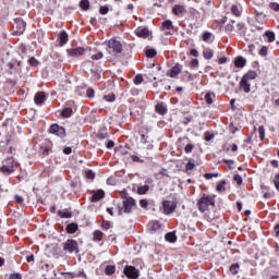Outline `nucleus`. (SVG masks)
<instances>
[{
  "instance_id": "obj_1",
  "label": "nucleus",
  "mask_w": 279,
  "mask_h": 279,
  "mask_svg": "<svg viewBox=\"0 0 279 279\" xmlns=\"http://www.w3.org/2000/svg\"><path fill=\"white\" fill-rule=\"evenodd\" d=\"M210 206H215V195L203 194L197 201V208L201 213H208Z\"/></svg>"
},
{
  "instance_id": "obj_2",
  "label": "nucleus",
  "mask_w": 279,
  "mask_h": 279,
  "mask_svg": "<svg viewBox=\"0 0 279 279\" xmlns=\"http://www.w3.org/2000/svg\"><path fill=\"white\" fill-rule=\"evenodd\" d=\"M106 45L107 52L110 53V56H117V53H121L123 51V45L116 38L106 41Z\"/></svg>"
},
{
  "instance_id": "obj_3",
  "label": "nucleus",
  "mask_w": 279,
  "mask_h": 279,
  "mask_svg": "<svg viewBox=\"0 0 279 279\" xmlns=\"http://www.w3.org/2000/svg\"><path fill=\"white\" fill-rule=\"evenodd\" d=\"M63 250L68 252V254H73V252H80L77 241L68 240L63 243Z\"/></svg>"
},
{
  "instance_id": "obj_4",
  "label": "nucleus",
  "mask_w": 279,
  "mask_h": 279,
  "mask_svg": "<svg viewBox=\"0 0 279 279\" xmlns=\"http://www.w3.org/2000/svg\"><path fill=\"white\" fill-rule=\"evenodd\" d=\"M0 171H2V173H12V171H14V159L8 158L3 160Z\"/></svg>"
},
{
  "instance_id": "obj_5",
  "label": "nucleus",
  "mask_w": 279,
  "mask_h": 279,
  "mask_svg": "<svg viewBox=\"0 0 279 279\" xmlns=\"http://www.w3.org/2000/svg\"><path fill=\"white\" fill-rule=\"evenodd\" d=\"M162 206L165 215H171V213H175V208H178V204L172 201H163Z\"/></svg>"
},
{
  "instance_id": "obj_6",
  "label": "nucleus",
  "mask_w": 279,
  "mask_h": 279,
  "mask_svg": "<svg viewBox=\"0 0 279 279\" xmlns=\"http://www.w3.org/2000/svg\"><path fill=\"white\" fill-rule=\"evenodd\" d=\"M50 134H56V136H60V138H64L66 136V131L64 128L58 125V124H52L49 129Z\"/></svg>"
},
{
  "instance_id": "obj_7",
  "label": "nucleus",
  "mask_w": 279,
  "mask_h": 279,
  "mask_svg": "<svg viewBox=\"0 0 279 279\" xmlns=\"http://www.w3.org/2000/svg\"><path fill=\"white\" fill-rule=\"evenodd\" d=\"M124 275L126 276V278L136 279L138 278V269H136V267L134 266H126L124 268Z\"/></svg>"
},
{
  "instance_id": "obj_8",
  "label": "nucleus",
  "mask_w": 279,
  "mask_h": 279,
  "mask_svg": "<svg viewBox=\"0 0 279 279\" xmlns=\"http://www.w3.org/2000/svg\"><path fill=\"white\" fill-rule=\"evenodd\" d=\"M26 23L25 21H23V19H15V31L14 33L16 34V36H21V34H23V32H25V27H26Z\"/></svg>"
},
{
  "instance_id": "obj_9",
  "label": "nucleus",
  "mask_w": 279,
  "mask_h": 279,
  "mask_svg": "<svg viewBox=\"0 0 279 279\" xmlns=\"http://www.w3.org/2000/svg\"><path fill=\"white\" fill-rule=\"evenodd\" d=\"M173 22H171V20H167L165 22H162L161 24V32H165L166 35H171L173 34Z\"/></svg>"
},
{
  "instance_id": "obj_10",
  "label": "nucleus",
  "mask_w": 279,
  "mask_h": 279,
  "mask_svg": "<svg viewBox=\"0 0 279 279\" xmlns=\"http://www.w3.org/2000/svg\"><path fill=\"white\" fill-rule=\"evenodd\" d=\"M68 53L71 58H80L84 56V53H86V49H84L83 47L71 48L68 50Z\"/></svg>"
},
{
  "instance_id": "obj_11",
  "label": "nucleus",
  "mask_w": 279,
  "mask_h": 279,
  "mask_svg": "<svg viewBox=\"0 0 279 279\" xmlns=\"http://www.w3.org/2000/svg\"><path fill=\"white\" fill-rule=\"evenodd\" d=\"M124 213H132V208L136 206V201L132 197H128L123 201Z\"/></svg>"
},
{
  "instance_id": "obj_12",
  "label": "nucleus",
  "mask_w": 279,
  "mask_h": 279,
  "mask_svg": "<svg viewBox=\"0 0 279 279\" xmlns=\"http://www.w3.org/2000/svg\"><path fill=\"white\" fill-rule=\"evenodd\" d=\"M105 197H106V192H104V190H97L93 192L90 196V202L95 204L97 202H101V199H104Z\"/></svg>"
},
{
  "instance_id": "obj_13",
  "label": "nucleus",
  "mask_w": 279,
  "mask_h": 279,
  "mask_svg": "<svg viewBox=\"0 0 279 279\" xmlns=\"http://www.w3.org/2000/svg\"><path fill=\"white\" fill-rule=\"evenodd\" d=\"M135 34L138 38H149V28L140 26L135 29Z\"/></svg>"
},
{
  "instance_id": "obj_14",
  "label": "nucleus",
  "mask_w": 279,
  "mask_h": 279,
  "mask_svg": "<svg viewBox=\"0 0 279 279\" xmlns=\"http://www.w3.org/2000/svg\"><path fill=\"white\" fill-rule=\"evenodd\" d=\"M45 99H47V96H45V92H38L34 97L36 106H41V104H45Z\"/></svg>"
},
{
  "instance_id": "obj_15",
  "label": "nucleus",
  "mask_w": 279,
  "mask_h": 279,
  "mask_svg": "<svg viewBox=\"0 0 279 279\" xmlns=\"http://www.w3.org/2000/svg\"><path fill=\"white\" fill-rule=\"evenodd\" d=\"M182 73V64L177 63L170 71H169V76L170 77H178Z\"/></svg>"
},
{
  "instance_id": "obj_16",
  "label": "nucleus",
  "mask_w": 279,
  "mask_h": 279,
  "mask_svg": "<svg viewBox=\"0 0 279 279\" xmlns=\"http://www.w3.org/2000/svg\"><path fill=\"white\" fill-rule=\"evenodd\" d=\"M251 84L250 81H246L245 78L242 77L241 82H240V88L242 90H244V93H250L251 89Z\"/></svg>"
},
{
  "instance_id": "obj_17",
  "label": "nucleus",
  "mask_w": 279,
  "mask_h": 279,
  "mask_svg": "<svg viewBox=\"0 0 279 279\" xmlns=\"http://www.w3.org/2000/svg\"><path fill=\"white\" fill-rule=\"evenodd\" d=\"M172 12L173 14H175V16H181V14H184V12H186V9L184 8V5L177 4L173 7Z\"/></svg>"
},
{
  "instance_id": "obj_18",
  "label": "nucleus",
  "mask_w": 279,
  "mask_h": 279,
  "mask_svg": "<svg viewBox=\"0 0 279 279\" xmlns=\"http://www.w3.org/2000/svg\"><path fill=\"white\" fill-rule=\"evenodd\" d=\"M245 64H247V61L245 60V58H243V57L235 58L234 66H236V69H243V66H245Z\"/></svg>"
},
{
  "instance_id": "obj_19",
  "label": "nucleus",
  "mask_w": 279,
  "mask_h": 279,
  "mask_svg": "<svg viewBox=\"0 0 279 279\" xmlns=\"http://www.w3.org/2000/svg\"><path fill=\"white\" fill-rule=\"evenodd\" d=\"M93 241H95L96 243L104 241V232L95 230L93 232Z\"/></svg>"
},
{
  "instance_id": "obj_20",
  "label": "nucleus",
  "mask_w": 279,
  "mask_h": 279,
  "mask_svg": "<svg viewBox=\"0 0 279 279\" xmlns=\"http://www.w3.org/2000/svg\"><path fill=\"white\" fill-rule=\"evenodd\" d=\"M203 56L205 60H213V56H215V51L210 48H204Z\"/></svg>"
},
{
  "instance_id": "obj_21",
  "label": "nucleus",
  "mask_w": 279,
  "mask_h": 279,
  "mask_svg": "<svg viewBox=\"0 0 279 279\" xmlns=\"http://www.w3.org/2000/svg\"><path fill=\"white\" fill-rule=\"evenodd\" d=\"M215 98H216V95H215V93H213V92H208V93L205 95V101H206V104H208L209 106L215 102Z\"/></svg>"
},
{
  "instance_id": "obj_22",
  "label": "nucleus",
  "mask_w": 279,
  "mask_h": 279,
  "mask_svg": "<svg viewBox=\"0 0 279 279\" xmlns=\"http://www.w3.org/2000/svg\"><path fill=\"white\" fill-rule=\"evenodd\" d=\"M257 73L255 71H250L246 74L243 75V80H246V82H250L251 80H256Z\"/></svg>"
},
{
  "instance_id": "obj_23",
  "label": "nucleus",
  "mask_w": 279,
  "mask_h": 279,
  "mask_svg": "<svg viewBox=\"0 0 279 279\" xmlns=\"http://www.w3.org/2000/svg\"><path fill=\"white\" fill-rule=\"evenodd\" d=\"M155 110L158 112V114H167V106L163 104L156 105Z\"/></svg>"
},
{
  "instance_id": "obj_24",
  "label": "nucleus",
  "mask_w": 279,
  "mask_h": 279,
  "mask_svg": "<svg viewBox=\"0 0 279 279\" xmlns=\"http://www.w3.org/2000/svg\"><path fill=\"white\" fill-rule=\"evenodd\" d=\"M71 114H73V109L71 107H65L61 111V116L63 117V119H69V117H71Z\"/></svg>"
},
{
  "instance_id": "obj_25",
  "label": "nucleus",
  "mask_w": 279,
  "mask_h": 279,
  "mask_svg": "<svg viewBox=\"0 0 279 279\" xmlns=\"http://www.w3.org/2000/svg\"><path fill=\"white\" fill-rule=\"evenodd\" d=\"M58 215L61 219H71L73 217V214L69 210H60Z\"/></svg>"
},
{
  "instance_id": "obj_26",
  "label": "nucleus",
  "mask_w": 279,
  "mask_h": 279,
  "mask_svg": "<svg viewBox=\"0 0 279 279\" xmlns=\"http://www.w3.org/2000/svg\"><path fill=\"white\" fill-rule=\"evenodd\" d=\"M216 191L217 193H226V180L218 182Z\"/></svg>"
},
{
  "instance_id": "obj_27",
  "label": "nucleus",
  "mask_w": 279,
  "mask_h": 279,
  "mask_svg": "<svg viewBox=\"0 0 279 279\" xmlns=\"http://www.w3.org/2000/svg\"><path fill=\"white\" fill-rule=\"evenodd\" d=\"M65 230H66L68 234H75V232H77V225L70 223L66 226Z\"/></svg>"
},
{
  "instance_id": "obj_28",
  "label": "nucleus",
  "mask_w": 279,
  "mask_h": 279,
  "mask_svg": "<svg viewBox=\"0 0 279 279\" xmlns=\"http://www.w3.org/2000/svg\"><path fill=\"white\" fill-rule=\"evenodd\" d=\"M165 239L168 243H175V241H178V236H175V233L173 232L167 233Z\"/></svg>"
},
{
  "instance_id": "obj_29",
  "label": "nucleus",
  "mask_w": 279,
  "mask_h": 279,
  "mask_svg": "<svg viewBox=\"0 0 279 279\" xmlns=\"http://www.w3.org/2000/svg\"><path fill=\"white\" fill-rule=\"evenodd\" d=\"M149 191V185H140L137 187L138 195H145Z\"/></svg>"
},
{
  "instance_id": "obj_30",
  "label": "nucleus",
  "mask_w": 279,
  "mask_h": 279,
  "mask_svg": "<svg viewBox=\"0 0 279 279\" xmlns=\"http://www.w3.org/2000/svg\"><path fill=\"white\" fill-rule=\"evenodd\" d=\"M265 36L267 37L268 43H274L276 40V34L274 32L267 31Z\"/></svg>"
},
{
  "instance_id": "obj_31",
  "label": "nucleus",
  "mask_w": 279,
  "mask_h": 279,
  "mask_svg": "<svg viewBox=\"0 0 279 279\" xmlns=\"http://www.w3.org/2000/svg\"><path fill=\"white\" fill-rule=\"evenodd\" d=\"M66 43H69V35L66 34V32H62L60 34V44L66 45Z\"/></svg>"
},
{
  "instance_id": "obj_32",
  "label": "nucleus",
  "mask_w": 279,
  "mask_h": 279,
  "mask_svg": "<svg viewBox=\"0 0 279 279\" xmlns=\"http://www.w3.org/2000/svg\"><path fill=\"white\" fill-rule=\"evenodd\" d=\"M116 271H117V268L112 265L107 266L105 269L106 276H112V274H114Z\"/></svg>"
},
{
  "instance_id": "obj_33",
  "label": "nucleus",
  "mask_w": 279,
  "mask_h": 279,
  "mask_svg": "<svg viewBox=\"0 0 279 279\" xmlns=\"http://www.w3.org/2000/svg\"><path fill=\"white\" fill-rule=\"evenodd\" d=\"M231 12H232V14H234V16H240L242 13L241 7L232 5Z\"/></svg>"
},
{
  "instance_id": "obj_34",
  "label": "nucleus",
  "mask_w": 279,
  "mask_h": 279,
  "mask_svg": "<svg viewBox=\"0 0 279 279\" xmlns=\"http://www.w3.org/2000/svg\"><path fill=\"white\" fill-rule=\"evenodd\" d=\"M203 40L204 43H211L213 41V34L209 32H205L203 34Z\"/></svg>"
},
{
  "instance_id": "obj_35",
  "label": "nucleus",
  "mask_w": 279,
  "mask_h": 279,
  "mask_svg": "<svg viewBox=\"0 0 279 279\" xmlns=\"http://www.w3.org/2000/svg\"><path fill=\"white\" fill-rule=\"evenodd\" d=\"M84 177L86 180H95V172H93V170H86Z\"/></svg>"
},
{
  "instance_id": "obj_36",
  "label": "nucleus",
  "mask_w": 279,
  "mask_h": 279,
  "mask_svg": "<svg viewBox=\"0 0 279 279\" xmlns=\"http://www.w3.org/2000/svg\"><path fill=\"white\" fill-rule=\"evenodd\" d=\"M239 269H240L239 264H233L230 267V272L232 274V276H236V274H239Z\"/></svg>"
},
{
  "instance_id": "obj_37",
  "label": "nucleus",
  "mask_w": 279,
  "mask_h": 279,
  "mask_svg": "<svg viewBox=\"0 0 279 279\" xmlns=\"http://www.w3.org/2000/svg\"><path fill=\"white\" fill-rule=\"evenodd\" d=\"M185 169H186L187 171H193V169H195V160L190 159L189 162H187V165L185 166Z\"/></svg>"
},
{
  "instance_id": "obj_38",
  "label": "nucleus",
  "mask_w": 279,
  "mask_h": 279,
  "mask_svg": "<svg viewBox=\"0 0 279 279\" xmlns=\"http://www.w3.org/2000/svg\"><path fill=\"white\" fill-rule=\"evenodd\" d=\"M146 57L147 58H156V49H146Z\"/></svg>"
},
{
  "instance_id": "obj_39",
  "label": "nucleus",
  "mask_w": 279,
  "mask_h": 279,
  "mask_svg": "<svg viewBox=\"0 0 279 279\" xmlns=\"http://www.w3.org/2000/svg\"><path fill=\"white\" fill-rule=\"evenodd\" d=\"M81 8L82 10H88L90 8V2L88 0H82Z\"/></svg>"
},
{
  "instance_id": "obj_40",
  "label": "nucleus",
  "mask_w": 279,
  "mask_h": 279,
  "mask_svg": "<svg viewBox=\"0 0 279 279\" xmlns=\"http://www.w3.org/2000/svg\"><path fill=\"white\" fill-rule=\"evenodd\" d=\"M269 51V48L267 46H263L259 50V56H262L263 58L267 57V53Z\"/></svg>"
},
{
  "instance_id": "obj_41",
  "label": "nucleus",
  "mask_w": 279,
  "mask_h": 279,
  "mask_svg": "<svg viewBox=\"0 0 279 279\" xmlns=\"http://www.w3.org/2000/svg\"><path fill=\"white\" fill-rule=\"evenodd\" d=\"M233 180L238 184V186H241V184H243V177H241L240 174H235Z\"/></svg>"
},
{
  "instance_id": "obj_42",
  "label": "nucleus",
  "mask_w": 279,
  "mask_h": 279,
  "mask_svg": "<svg viewBox=\"0 0 279 279\" xmlns=\"http://www.w3.org/2000/svg\"><path fill=\"white\" fill-rule=\"evenodd\" d=\"M134 84H135L136 86L143 84V75L137 74V75L135 76V78H134Z\"/></svg>"
},
{
  "instance_id": "obj_43",
  "label": "nucleus",
  "mask_w": 279,
  "mask_h": 279,
  "mask_svg": "<svg viewBox=\"0 0 279 279\" xmlns=\"http://www.w3.org/2000/svg\"><path fill=\"white\" fill-rule=\"evenodd\" d=\"M111 226H112V225H111L110 221H108V220H104L102 223H101V228H102L104 230H110Z\"/></svg>"
},
{
  "instance_id": "obj_44",
  "label": "nucleus",
  "mask_w": 279,
  "mask_h": 279,
  "mask_svg": "<svg viewBox=\"0 0 279 279\" xmlns=\"http://www.w3.org/2000/svg\"><path fill=\"white\" fill-rule=\"evenodd\" d=\"M194 147H195V146H194L193 144H187V145L184 147L185 154H191V151H193Z\"/></svg>"
},
{
  "instance_id": "obj_45",
  "label": "nucleus",
  "mask_w": 279,
  "mask_h": 279,
  "mask_svg": "<svg viewBox=\"0 0 279 279\" xmlns=\"http://www.w3.org/2000/svg\"><path fill=\"white\" fill-rule=\"evenodd\" d=\"M86 97H89V98L95 97V89L94 88H87L86 89Z\"/></svg>"
},
{
  "instance_id": "obj_46",
  "label": "nucleus",
  "mask_w": 279,
  "mask_h": 279,
  "mask_svg": "<svg viewBox=\"0 0 279 279\" xmlns=\"http://www.w3.org/2000/svg\"><path fill=\"white\" fill-rule=\"evenodd\" d=\"M104 58V52H97L96 54H92V60H101Z\"/></svg>"
},
{
  "instance_id": "obj_47",
  "label": "nucleus",
  "mask_w": 279,
  "mask_h": 279,
  "mask_svg": "<svg viewBox=\"0 0 279 279\" xmlns=\"http://www.w3.org/2000/svg\"><path fill=\"white\" fill-rule=\"evenodd\" d=\"M218 173H205V180H213V178H218Z\"/></svg>"
},
{
  "instance_id": "obj_48",
  "label": "nucleus",
  "mask_w": 279,
  "mask_h": 279,
  "mask_svg": "<svg viewBox=\"0 0 279 279\" xmlns=\"http://www.w3.org/2000/svg\"><path fill=\"white\" fill-rule=\"evenodd\" d=\"M258 132H259L260 140L264 141L265 140V126H259Z\"/></svg>"
},
{
  "instance_id": "obj_49",
  "label": "nucleus",
  "mask_w": 279,
  "mask_h": 279,
  "mask_svg": "<svg viewBox=\"0 0 279 279\" xmlns=\"http://www.w3.org/2000/svg\"><path fill=\"white\" fill-rule=\"evenodd\" d=\"M131 160H133V162H145V160L141 159L138 156L136 155H132L131 156Z\"/></svg>"
},
{
  "instance_id": "obj_50",
  "label": "nucleus",
  "mask_w": 279,
  "mask_h": 279,
  "mask_svg": "<svg viewBox=\"0 0 279 279\" xmlns=\"http://www.w3.org/2000/svg\"><path fill=\"white\" fill-rule=\"evenodd\" d=\"M274 184L277 191H279V173L275 177Z\"/></svg>"
},
{
  "instance_id": "obj_51",
  "label": "nucleus",
  "mask_w": 279,
  "mask_h": 279,
  "mask_svg": "<svg viewBox=\"0 0 279 279\" xmlns=\"http://www.w3.org/2000/svg\"><path fill=\"white\" fill-rule=\"evenodd\" d=\"M271 10H275V12H279V4L278 2H272L270 3Z\"/></svg>"
},
{
  "instance_id": "obj_52",
  "label": "nucleus",
  "mask_w": 279,
  "mask_h": 279,
  "mask_svg": "<svg viewBox=\"0 0 279 279\" xmlns=\"http://www.w3.org/2000/svg\"><path fill=\"white\" fill-rule=\"evenodd\" d=\"M104 99H105L106 101H114V94L106 95V96L104 97Z\"/></svg>"
},
{
  "instance_id": "obj_53",
  "label": "nucleus",
  "mask_w": 279,
  "mask_h": 279,
  "mask_svg": "<svg viewBox=\"0 0 279 279\" xmlns=\"http://www.w3.org/2000/svg\"><path fill=\"white\" fill-rule=\"evenodd\" d=\"M108 12H109L108 7H100V10H99L100 14H108Z\"/></svg>"
},
{
  "instance_id": "obj_54",
  "label": "nucleus",
  "mask_w": 279,
  "mask_h": 279,
  "mask_svg": "<svg viewBox=\"0 0 279 279\" xmlns=\"http://www.w3.org/2000/svg\"><path fill=\"white\" fill-rule=\"evenodd\" d=\"M151 230H160V222H153Z\"/></svg>"
},
{
  "instance_id": "obj_55",
  "label": "nucleus",
  "mask_w": 279,
  "mask_h": 279,
  "mask_svg": "<svg viewBox=\"0 0 279 279\" xmlns=\"http://www.w3.org/2000/svg\"><path fill=\"white\" fill-rule=\"evenodd\" d=\"M147 205H148L147 199H141L140 201L141 208H147Z\"/></svg>"
},
{
  "instance_id": "obj_56",
  "label": "nucleus",
  "mask_w": 279,
  "mask_h": 279,
  "mask_svg": "<svg viewBox=\"0 0 279 279\" xmlns=\"http://www.w3.org/2000/svg\"><path fill=\"white\" fill-rule=\"evenodd\" d=\"M190 53H191V56H193L194 58H198V56H199V51H197V49H192V50L190 51Z\"/></svg>"
},
{
  "instance_id": "obj_57",
  "label": "nucleus",
  "mask_w": 279,
  "mask_h": 279,
  "mask_svg": "<svg viewBox=\"0 0 279 279\" xmlns=\"http://www.w3.org/2000/svg\"><path fill=\"white\" fill-rule=\"evenodd\" d=\"M15 202H16V204H23V202H25V201L23 199L22 196L15 195Z\"/></svg>"
},
{
  "instance_id": "obj_58",
  "label": "nucleus",
  "mask_w": 279,
  "mask_h": 279,
  "mask_svg": "<svg viewBox=\"0 0 279 279\" xmlns=\"http://www.w3.org/2000/svg\"><path fill=\"white\" fill-rule=\"evenodd\" d=\"M191 65L194 66V68L199 66V60L193 59L192 62H191Z\"/></svg>"
},
{
  "instance_id": "obj_59",
  "label": "nucleus",
  "mask_w": 279,
  "mask_h": 279,
  "mask_svg": "<svg viewBox=\"0 0 279 279\" xmlns=\"http://www.w3.org/2000/svg\"><path fill=\"white\" fill-rule=\"evenodd\" d=\"M28 62L32 66H36V64H38V61L35 58H31Z\"/></svg>"
},
{
  "instance_id": "obj_60",
  "label": "nucleus",
  "mask_w": 279,
  "mask_h": 279,
  "mask_svg": "<svg viewBox=\"0 0 279 279\" xmlns=\"http://www.w3.org/2000/svg\"><path fill=\"white\" fill-rule=\"evenodd\" d=\"M226 62H228V58L222 57L218 60V64H226Z\"/></svg>"
},
{
  "instance_id": "obj_61",
  "label": "nucleus",
  "mask_w": 279,
  "mask_h": 279,
  "mask_svg": "<svg viewBox=\"0 0 279 279\" xmlns=\"http://www.w3.org/2000/svg\"><path fill=\"white\" fill-rule=\"evenodd\" d=\"M204 217H205V219H206V221H215V218H214V216H210V215H204Z\"/></svg>"
},
{
  "instance_id": "obj_62",
  "label": "nucleus",
  "mask_w": 279,
  "mask_h": 279,
  "mask_svg": "<svg viewBox=\"0 0 279 279\" xmlns=\"http://www.w3.org/2000/svg\"><path fill=\"white\" fill-rule=\"evenodd\" d=\"M10 279H23V278L21 277V274H13L10 276Z\"/></svg>"
},
{
  "instance_id": "obj_63",
  "label": "nucleus",
  "mask_w": 279,
  "mask_h": 279,
  "mask_svg": "<svg viewBox=\"0 0 279 279\" xmlns=\"http://www.w3.org/2000/svg\"><path fill=\"white\" fill-rule=\"evenodd\" d=\"M72 151H73V149H71V147H65L63 149V154H66V155L71 154Z\"/></svg>"
},
{
  "instance_id": "obj_64",
  "label": "nucleus",
  "mask_w": 279,
  "mask_h": 279,
  "mask_svg": "<svg viewBox=\"0 0 279 279\" xmlns=\"http://www.w3.org/2000/svg\"><path fill=\"white\" fill-rule=\"evenodd\" d=\"M274 232H275L276 236H279V225H277L275 227Z\"/></svg>"
}]
</instances>
